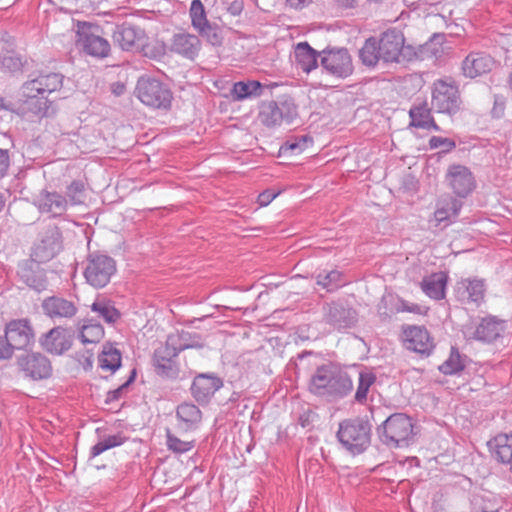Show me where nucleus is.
Segmentation results:
<instances>
[{
	"mask_svg": "<svg viewBox=\"0 0 512 512\" xmlns=\"http://www.w3.org/2000/svg\"><path fill=\"white\" fill-rule=\"evenodd\" d=\"M353 389V381L341 367L329 363L319 366L309 382V390L329 400L342 399Z\"/></svg>",
	"mask_w": 512,
	"mask_h": 512,
	"instance_id": "1",
	"label": "nucleus"
},
{
	"mask_svg": "<svg viewBox=\"0 0 512 512\" xmlns=\"http://www.w3.org/2000/svg\"><path fill=\"white\" fill-rule=\"evenodd\" d=\"M377 42L384 63L403 64L420 57V50L412 45H405V37L397 29L383 32Z\"/></svg>",
	"mask_w": 512,
	"mask_h": 512,
	"instance_id": "2",
	"label": "nucleus"
},
{
	"mask_svg": "<svg viewBox=\"0 0 512 512\" xmlns=\"http://www.w3.org/2000/svg\"><path fill=\"white\" fill-rule=\"evenodd\" d=\"M337 439L352 455L363 453L371 443V425L360 418L346 419L339 423Z\"/></svg>",
	"mask_w": 512,
	"mask_h": 512,
	"instance_id": "3",
	"label": "nucleus"
},
{
	"mask_svg": "<svg viewBox=\"0 0 512 512\" xmlns=\"http://www.w3.org/2000/svg\"><path fill=\"white\" fill-rule=\"evenodd\" d=\"M377 431L380 441L389 448L408 446L415 435L412 419L404 413L390 415Z\"/></svg>",
	"mask_w": 512,
	"mask_h": 512,
	"instance_id": "4",
	"label": "nucleus"
},
{
	"mask_svg": "<svg viewBox=\"0 0 512 512\" xmlns=\"http://www.w3.org/2000/svg\"><path fill=\"white\" fill-rule=\"evenodd\" d=\"M116 271V261L112 257L100 252H93L86 259L83 275L90 286L99 289L110 282Z\"/></svg>",
	"mask_w": 512,
	"mask_h": 512,
	"instance_id": "5",
	"label": "nucleus"
},
{
	"mask_svg": "<svg viewBox=\"0 0 512 512\" xmlns=\"http://www.w3.org/2000/svg\"><path fill=\"white\" fill-rule=\"evenodd\" d=\"M135 93L146 106L167 109L171 105V91L157 79L141 77L137 82Z\"/></svg>",
	"mask_w": 512,
	"mask_h": 512,
	"instance_id": "6",
	"label": "nucleus"
},
{
	"mask_svg": "<svg viewBox=\"0 0 512 512\" xmlns=\"http://www.w3.org/2000/svg\"><path fill=\"white\" fill-rule=\"evenodd\" d=\"M432 108L438 113L454 115L460 110L461 99L458 87L454 82L437 80L432 88Z\"/></svg>",
	"mask_w": 512,
	"mask_h": 512,
	"instance_id": "7",
	"label": "nucleus"
},
{
	"mask_svg": "<svg viewBox=\"0 0 512 512\" xmlns=\"http://www.w3.org/2000/svg\"><path fill=\"white\" fill-rule=\"evenodd\" d=\"M296 115V107L290 102L267 101L260 106L258 120L267 128H275L283 122L291 123Z\"/></svg>",
	"mask_w": 512,
	"mask_h": 512,
	"instance_id": "8",
	"label": "nucleus"
},
{
	"mask_svg": "<svg viewBox=\"0 0 512 512\" xmlns=\"http://www.w3.org/2000/svg\"><path fill=\"white\" fill-rule=\"evenodd\" d=\"M320 63L326 73L339 79L349 77L354 70L352 58L346 48L323 50Z\"/></svg>",
	"mask_w": 512,
	"mask_h": 512,
	"instance_id": "9",
	"label": "nucleus"
},
{
	"mask_svg": "<svg viewBox=\"0 0 512 512\" xmlns=\"http://www.w3.org/2000/svg\"><path fill=\"white\" fill-rule=\"evenodd\" d=\"M77 43L86 54L99 59L106 58L111 51L109 41L93 33L87 23H78Z\"/></svg>",
	"mask_w": 512,
	"mask_h": 512,
	"instance_id": "10",
	"label": "nucleus"
},
{
	"mask_svg": "<svg viewBox=\"0 0 512 512\" xmlns=\"http://www.w3.org/2000/svg\"><path fill=\"white\" fill-rule=\"evenodd\" d=\"M17 364L24 376L34 381L47 379L52 375L50 360L39 352L21 355L17 359Z\"/></svg>",
	"mask_w": 512,
	"mask_h": 512,
	"instance_id": "11",
	"label": "nucleus"
},
{
	"mask_svg": "<svg viewBox=\"0 0 512 512\" xmlns=\"http://www.w3.org/2000/svg\"><path fill=\"white\" fill-rule=\"evenodd\" d=\"M112 39L123 51L134 52L144 47L146 33L140 27L125 22L115 27Z\"/></svg>",
	"mask_w": 512,
	"mask_h": 512,
	"instance_id": "12",
	"label": "nucleus"
},
{
	"mask_svg": "<svg viewBox=\"0 0 512 512\" xmlns=\"http://www.w3.org/2000/svg\"><path fill=\"white\" fill-rule=\"evenodd\" d=\"M5 337L13 351L25 349L35 341L34 330L28 319H16L7 323Z\"/></svg>",
	"mask_w": 512,
	"mask_h": 512,
	"instance_id": "13",
	"label": "nucleus"
},
{
	"mask_svg": "<svg viewBox=\"0 0 512 512\" xmlns=\"http://www.w3.org/2000/svg\"><path fill=\"white\" fill-rule=\"evenodd\" d=\"M446 181L452 191L459 197L468 196L476 187V181L471 170L463 165L449 166Z\"/></svg>",
	"mask_w": 512,
	"mask_h": 512,
	"instance_id": "14",
	"label": "nucleus"
},
{
	"mask_svg": "<svg viewBox=\"0 0 512 512\" xmlns=\"http://www.w3.org/2000/svg\"><path fill=\"white\" fill-rule=\"evenodd\" d=\"M63 76L59 73L40 75L22 85L21 96L34 99L36 96H45L62 87Z\"/></svg>",
	"mask_w": 512,
	"mask_h": 512,
	"instance_id": "15",
	"label": "nucleus"
},
{
	"mask_svg": "<svg viewBox=\"0 0 512 512\" xmlns=\"http://www.w3.org/2000/svg\"><path fill=\"white\" fill-rule=\"evenodd\" d=\"M325 322L336 330L353 327L357 322V312L343 302H332L324 308Z\"/></svg>",
	"mask_w": 512,
	"mask_h": 512,
	"instance_id": "16",
	"label": "nucleus"
},
{
	"mask_svg": "<svg viewBox=\"0 0 512 512\" xmlns=\"http://www.w3.org/2000/svg\"><path fill=\"white\" fill-rule=\"evenodd\" d=\"M505 330V321L495 316L482 318L475 326L467 328L466 334L469 338L492 343L498 339Z\"/></svg>",
	"mask_w": 512,
	"mask_h": 512,
	"instance_id": "17",
	"label": "nucleus"
},
{
	"mask_svg": "<svg viewBox=\"0 0 512 512\" xmlns=\"http://www.w3.org/2000/svg\"><path fill=\"white\" fill-rule=\"evenodd\" d=\"M17 275L28 287L40 292L47 288L48 281L41 262L26 259L18 265Z\"/></svg>",
	"mask_w": 512,
	"mask_h": 512,
	"instance_id": "18",
	"label": "nucleus"
},
{
	"mask_svg": "<svg viewBox=\"0 0 512 512\" xmlns=\"http://www.w3.org/2000/svg\"><path fill=\"white\" fill-rule=\"evenodd\" d=\"M404 344L408 350L430 355L435 347L433 338L423 326H409L403 330Z\"/></svg>",
	"mask_w": 512,
	"mask_h": 512,
	"instance_id": "19",
	"label": "nucleus"
},
{
	"mask_svg": "<svg viewBox=\"0 0 512 512\" xmlns=\"http://www.w3.org/2000/svg\"><path fill=\"white\" fill-rule=\"evenodd\" d=\"M33 203L40 213L53 218L62 216L68 209L66 197L57 191L41 190Z\"/></svg>",
	"mask_w": 512,
	"mask_h": 512,
	"instance_id": "20",
	"label": "nucleus"
},
{
	"mask_svg": "<svg viewBox=\"0 0 512 512\" xmlns=\"http://www.w3.org/2000/svg\"><path fill=\"white\" fill-rule=\"evenodd\" d=\"M73 334L63 327H54L40 338L44 350L54 355H61L72 346Z\"/></svg>",
	"mask_w": 512,
	"mask_h": 512,
	"instance_id": "21",
	"label": "nucleus"
},
{
	"mask_svg": "<svg viewBox=\"0 0 512 512\" xmlns=\"http://www.w3.org/2000/svg\"><path fill=\"white\" fill-rule=\"evenodd\" d=\"M178 356L177 351L173 346L169 345V340H166L164 346L159 347L154 352V366L159 375L168 378H175L178 375V367L175 358Z\"/></svg>",
	"mask_w": 512,
	"mask_h": 512,
	"instance_id": "22",
	"label": "nucleus"
},
{
	"mask_svg": "<svg viewBox=\"0 0 512 512\" xmlns=\"http://www.w3.org/2000/svg\"><path fill=\"white\" fill-rule=\"evenodd\" d=\"M222 386V379L216 375L199 374L193 380L191 393L196 401L206 403Z\"/></svg>",
	"mask_w": 512,
	"mask_h": 512,
	"instance_id": "23",
	"label": "nucleus"
},
{
	"mask_svg": "<svg viewBox=\"0 0 512 512\" xmlns=\"http://www.w3.org/2000/svg\"><path fill=\"white\" fill-rule=\"evenodd\" d=\"M494 59L484 52H471L462 63L463 74L475 78L492 70Z\"/></svg>",
	"mask_w": 512,
	"mask_h": 512,
	"instance_id": "24",
	"label": "nucleus"
},
{
	"mask_svg": "<svg viewBox=\"0 0 512 512\" xmlns=\"http://www.w3.org/2000/svg\"><path fill=\"white\" fill-rule=\"evenodd\" d=\"M42 309L44 314L52 319L72 318L77 313L74 302L58 296L44 299Z\"/></svg>",
	"mask_w": 512,
	"mask_h": 512,
	"instance_id": "25",
	"label": "nucleus"
},
{
	"mask_svg": "<svg viewBox=\"0 0 512 512\" xmlns=\"http://www.w3.org/2000/svg\"><path fill=\"white\" fill-rule=\"evenodd\" d=\"M201 49L200 39L190 33L175 34L171 42V51L185 58L194 59Z\"/></svg>",
	"mask_w": 512,
	"mask_h": 512,
	"instance_id": "26",
	"label": "nucleus"
},
{
	"mask_svg": "<svg viewBox=\"0 0 512 512\" xmlns=\"http://www.w3.org/2000/svg\"><path fill=\"white\" fill-rule=\"evenodd\" d=\"M60 250L59 233L49 231L39 243H37L32 252V258L39 262H47L52 259Z\"/></svg>",
	"mask_w": 512,
	"mask_h": 512,
	"instance_id": "27",
	"label": "nucleus"
},
{
	"mask_svg": "<svg viewBox=\"0 0 512 512\" xmlns=\"http://www.w3.org/2000/svg\"><path fill=\"white\" fill-rule=\"evenodd\" d=\"M176 418L180 429L192 431L199 427L202 412L195 404L184 402L177 407Z\"/></svg>",
	"mask_w": 512,
	"mask_h": 512,
	"instance_id": "28",
	"label": "nucleus"
},
{
	"mask_svg": "<svg viewBox=\"0 0 512 512\" xmlns=\"http://www.w3.org/2000/svg\"><path fill=\"white\" fill-rule=\"evenodd\" d=\"M457 293L469 302L479 303L485 295V284L481 279H462L457 283Z\"/></svg>",
	"mask_w": 512,
	"mask_h": 512,
	"instance_id": "29",
	"label": "nucleus"
},
{
	"mask_svg": "<svg viewBox=\"0 0 512 512\" xmlns=\"http://www.w3.org/2000/svg\"><path fill=\"white\" fill-rule=\"evenodd\" d=\"M409 116L411 118V125L414 127L439 130L438 125L431 116V109L426 101L415 103L409 111Z\"/></svg>",
	"mask_w": 512,
	"mask_h": 512,
	"instance_id": "30",
	"label": "nucleus"
},
{
	"mask_svg": "<svg viewBox=\"0 0 512 512\" xmlns=\"http://www.w3.org/2000/svg\"><path fill=\"white\" fill-rule=\"evenodd\" d=\"M295 62L297 66L306 73L311 72L318 66V56H321L307 42H300L295 47Z\"/></svg>",
	"mask_w": 512,
	"mask_h": 512,
	"instance_id": "31",
	"label": "nucleus"
},
{
	"mask_svg": "<svg viewBox=\"0 0 512 512\" xmlns=\"http://www.w3.org/2000/svg\"><path fill=\"white\" fill-rule=\"evenodd\" d=\"M461 207L462 203L453 197L439 201L434 212V219L437 225L444 223L446 226L452 223L457 218Z\"/></svg>",
	"mask_w": 512,
	"mask_h": 512,
	"instance_id": "32",
	"label": "nucleus"
},
{
	"mask_svg": "<svg viewBox=\"0 0 512 512\" xmlns=\"http://www.w3.org/2000/svg\"><path fill=\"white\" fill-rule=\"evenodd\" d=\"M489 446L493 456L501 463L508 464L512 460V433L498 434Z\"/></svg>",
	"mask_w": 512,
	"mask_h": 512,
	"instance_id": "33",
	"label": "nucleus"
},
{
	"mask_svg": "<svg viewBox=\"0 0 512 512\" xmlns=\"http://www.w3.org/2000/svg\"><path fill=\"white\" fill-rule=\"evenodd\" d=\"M447 277L444 273H433L421 281L423 292L432 299L441 300L445 297Z\"/></svg>",
	"mask_w": 512,
	"mask_h": 512,
	"instance_id": "34",
	"label": "nucleus"
},
{
	"mask_svg": "<svg viewBox=\"0 0 512 512\" xmlns=\"http://www.w3.org/2000/svg\"><path fill=\"white\" fill-rule=\"evenodd\" d=\"M91 311L105 323L113 325L121 317L120 311L115 307L114 303L104 297L97 298L91 305Z\"/></svg>",
	"mask_w": 512,
	"mask_h": 512,
	"instance_id": "35",
	"label": "nucleus"
},
{
	"mask_svg": "<svg viewBox=\"0 0 512 512\" xmlns=\"http://www.w3.org/2000/svg\"><path fill=\"white\" fill-rule=\"evenodd\" d=\"M169 345L173 346L177 353L190 348H202L203 343L201 342L200 335L194 333L181 331L175 334H170L168 337Z\"/></svg>",
	"mask_w": 512,
	"mask_h": 512,
	"instance_id": "36",
	"label": "nucleus"
},
{
	"mask_svg": "<svg viewBox=\"0 0 512 512\" xmlns=\"http://www.w3.org/2000/svg\"><path fill=\"white\" fill-rule=\"evenodd\" d=\"M121 359L120 351L112 344L107 343L103 346L102 352L98 356L99 367L114 373L120 368Z\"/></svg>",
	"mask_w": 512,
	"mask_h": 512,
	"instance_id": "37",
	"label": "nucleus"
},
{
	"mask_svg": "<svg viewBox=\"0 0 512 512\" xmlns=\"http://www.w3.org/2000/svg\"><path fill=\"white\" fill-rule=\"evenodd\" d=\"M378 47L379 45L375 37L366 39L359 50V58L363 65L367 67H375L378 62L382 60L380 49H378Z\"/></svg>",
	"mask_w": 512,
	"mask_h": 512,
	"instance_id": "38",
	"label": "nucleus"
},
{
	"mask_svg": "<svg viewBox=\"0 0 512 512\" xmlns=\"http://www.w3.org/2000/svg\"><path fill=\"white\" fill-rule=\"evenodd\" d=\"M262 92V85L258 81L236 82L234 83L231 95L234 100L241 101L251 97L260 96Z\"/></svg>",
	"mask_w": 512,
	"mask_h": 512,
	"instance_id": "39",
	"label": "nucleus"
},
{
	"mask_svg": "<svg viewBox=\"0 0 512 512\" xmlns=\"http://www.w3.org/2000/svg\"><path fill=\"white\" fill-rule=\"evenodd\" d=\"M316 282L319 286L323 287L328 292L335 291L345 285V281L342 278V273L338 270L319 273L316 277Z\"/></svg>",
	"mask_w": 512,
	"mask_h": 512,
	"instance_id": "40",
	"label": "nucleus"
},
{
	"mask_svg": "<svg viewBox=\"0 0 512 512\" xmlns=\"http://www.w3.org/2000/svg\"><path fill=\"white\" fill-rule=\"evenodd\" d=\"M66 201L69 206H78L85 203L86 189L85 184L81 180L72 181L66 188Z\"/></svg>",
	"mask_w": 512,
	"mask_h": 512,
	"instance_id": "41",
	"label": "nucleus"
},
{
	"mask_svg": "<svg viewBox=\"0 0 512 512\" xmlns=\"http://www.w3.org/2000/svg\"><path fill=\"white\" fill-rule=\"evenodd\" d=\"M465 367L464 361L455 348H451L449 357L439 366V370L446 375H453L462 371Z\"/></svg>",
	"mask_w": 512,
	"mask_h": 512,
	"instance_id": "42",
	"label": "nucleus"
},
{
	"mask_svg": "<svg viewBox=\"0 0 512 512\" xmlns=\"http://www.w3.org/2000/svg\"><path fill=\"white\" fill-rule=\"evenodd\" d=\"M79 336L84 344L98 343L104 336V328L99 323L89 321L82 326Z\"/></svg>",
	"mask_w": 512,
	"mask_h": 512,
	"instance_id": "43",
	"label": "nucleus"
},
{
	"mask_svg": "<svg viewBox=\"0 0 512 512\" xmlns=\"http://www.w3.org/2000/svg\"><path fill=\"white\" fill-rule=\"evenodd\" d=\"M125 440L126 438L120 433L115 435H109L91 447L90 456L93 458L97 457L109 449L122 445L125 442Z\"/></svg>",
	"mask_w": 512,
	"mask_h": 512,
	"instance_id": "44",
	"label": "nucleus"
},
{
	"mask_svg": "<svg viewBox=\"0 0 512 512\" xmlns=\"http://www.w3.org/2000/svg\"><path fill=\"white\" fill-rule=\"evenodd\" d=\"M376 376L372 372L362 371L359 373L358 386L355 393V400L358 403H364L370 387L375 383Z\"/></svg>",
	"mask_w": 512,
	"mask_h": 512,
	"instance_id": "45",
	"label": "nucleus"
},
{
	"mask_svg": "<svg viewBox=\"0 0 512 512\" xmlns=\"http://www.w3.org/2000/svg\"><path fill=\"white\" fill-rule=\"evenodd\" d=\"M190 18L195 30L203 29L210 23L207 19L205 8L201 0H192L190 5Z\"/></svg>",
	"mask_w": 512,
	"mask_h": 512,
	"instance_id": "46",
	"label": "nucleus"
},
{
	"mask_svg": "<svg viewBox=\"0 0 512 512\" xmlns=\"http://www.w3.org/2000/svg\"><path fill=\"white\" fill-rule=\"evenodd\" d=\"M21 101L23 102L21 109L24 113L29 111L34 115H45L48 110L45 96H36L33 100L22 96Z\"/></svg>",
	"mask_w": 512,
	"mask_h": 512,
	"instance_id": "47",
	"label": "nucleus"
},
{
	"mask_svg": "<svg viewBox=\"0 0 512 512\" xmlns=\"http://www.w3.org/2000/svg\"><path fill=\"white\" fill-rule=\"evenodd\" d=\"M166 438V445L168 449L174 453L182 454L188 452L194 447L192 441H183L171 434L169 431L167 432Z\"/></svg>",
	"mask_w": 512,
	"mask_h": 512,
	"instance_id": "48",
	"label": "nucleus"
},
{
	"mask_svg": "<svg viewBox=\"0 0 512 512\" xmlns=\"http://www.w3.org/2000/svg\"><path fill=\"white\" fill-rule=\"evenodd\" d=\"M197 31L213 46H218L222 43L221 30L215 24L208 23L203 29H199Z\"/></svg>",
	"mask_w": 512,
	"mask_h": 512,
	"instance_id": "49",
	"label": "nucleus"
},
{
	"mask_svg": "<svg viewBox=\"0 0 512 512\" xmlns=\"http://www.w3.org/2000/svg\"><path fill=\"white\" fill-rule=\"evenodd\" d=\"M135 376L136 371L132 370L129 378L122 385L107 393L105 402L109 404L114 401H118L123 396V393L127 389V387L135 380Z\"/></svg>",
	"mask_w": 512,
	"mask_h": 512,
	"instance_id": "50",
	"label": "nucleus"
},
{
	"mask_svg": "<svg viewBox=\"0 0 512 512\" xmlns=\"http://www.w3.org/2000/svg\"><path fill=\"white\" fill-rule=\"evenodd\" d=\"M429 146L431 149H441V152L447 153L452 151L456 147V144L450 138L433 136L429 140Z\"/></svg>",
	"mask_w": 512,
	"mask_h": 512,
	"instance_id": "51",
	"label": "nucleus"
},
{
	"mask_svg": "<svg viewBox=\"0 0 512 512\" xmlns=\"http://www.w3.org/2000/svg\"><path fill=\"white\" fill-rule=\"evenodd\" d=\"M22 68V61L17 56H5L1 61V69L4 72H17Z\"/></svg>",
	"mask_w": 512,
	"mask_h": 512,
	"instance_id": "52",
	"label": "nucleus"
},
{
	"mask_svg": "<svg viewBox=\"0 0 512 512\" xmlns=\"http://www.w3.org/2000/svg\"><path fill=\"white\" fill-rule=\"evenodd\" d=\"M306 137L302 136L299 139L288 140L282 147L281 151L283 153L291 152L292 154L300 153L304 147L306 146Z\"/></svg>",
	"mask_w": 512,
	"mask_h": 512,
	"instance_id": "53",
	"label": "nucleus"
},
{
	"mask_svg": "<svg viewBox=\"0 0 512 512\" xmlns=\"http://www.w3.org/2000/svg\"><path fill=\"white\" fill-rule=\"evenodd\" d=\"M398 311L411 312V313H415V314H423L426 312L424 307H422L418 304H413V303H409V302H405V301L401 302V305L398 308Z\"/></svg>",
	"mask_w": 512,
	"mask_h": 512,
	"instance_id": "54",
	"label": "nucleus"
},
{
	"mask_svg": "<svg viewBox=\"0 0 512 512\" xmlns=\"http://www.w3.org/2000/svg\"><path fill=\"white\" fill-rule=\"evenodd\" d=\"M13 355V350L10 347L6 337L0 336V360L9 359Z\"/></svg>",
	"mask_w": 512,
	"mask_h": 512,
	"instance_id": "55",
	"label": "nucleus"
},
{
	"mask_svg": "<svg viewBox=\"0 0 512 512\" xmlns=\"http://www.w3.org/2000/svg\"><path fill=\"white\" fill-rule=\"evenodd\" d=\"M9 167L8 151L0 148V177L4 176Z\"/></svg>",
	"mask_w": 512,
	"mask_h": 512,
	"instance_id": "56",
	"label": "nucleus"
},
{
	"mask_svg": "<svg viewBox=\"0 0 512 512\" xmlns=\"http://www.w3.org/2000/svg\"><path fill=\"white\" fill-rule=\"evenodd\" d=\"M504 109H505L504 101L502 99H500L499 97H495L494 106L491 111L492 115L496 118H500L504 114Z\"/></svg>",
	"mask_w": 512,
	"mask_h": 512,
	"instance_id": "57",
	"label": "nucleus"
},
{
	"mask_svg": "<svg viewBox=\"0 0 512 512\" xmlns=\"http://www.w3.org/2000/svg\"><path fill=\"white\" fill-rule=\"evenodd\" d=\"M275 197L276 194L273 191L266 190L259 194L258 203L261 206H267Z\"/></svg>",
	"mask_w": 512,
	"mask_h": 512,
	"instance_id": "58",
	"label": "nucleus"
},
{
	"mask_svg": "<svg viewBox=\"0 0 512 512\" xmlns=\"http://www.w3.org/2000/svg\"><path fill=\"white\" fill-rule=\"evenodd\" d=\"M228 12L233 16H238L243 10V3L240 0H234L228 7Z\"/></svg>",
	"mask_w": 512,
	"mask_h": 512,
	"instance_id": "59",
	"label": "nucleus"
},
{
	"mask_svg": "<svg viewBox=\"0 0 512 512\" xmlns=\"http://www.w3.org/2000/svg\"><path fill=\"white\" fill-rule=\"evenodd\" d=\"M339 5L345 8H351L354 6L356 0H336Z\"/></svg>",
	"mask_w": 512,
	"mask_h": 512,
	"instance_id": "60",
	"label": "nucleus"
},
{
	"mask_svg": "<svg viewBox=\"0 0 512 512\" xmlns=\"http://www.w3.org/2000/svg\"><path fill=\"white\" fill-rule=\"evenodd\" d=\"M311 0H289L290 4L292 6H296V7H299V6H305L306 4H308Z\"/></svg>",
	"mask_w": 512,
	"mask_h": 512,
	"instance_id": "61",
	"label": "nucleus"
},
{
	"mask_svg": "<svg viewBox=\"0 0 512 512\" xmlns=\"http://www.w3.org/2000/svg\"><path fill=\"white\" fill-rule=\"evenodd\" d=\"M510 465V470L512 471V459L511 462L508 463Z\"/></svg>",
	"mask_w": 512,
	"mask_h": 512,
	"instance_id": "62",
	"label": "nucleus"
},
{
	"mask_svg": "<svg viewBox=\"0 0 512 512\" xmlns=\"http://www.w3.org/2000/svg\"><path fill=\"white\" fill-rule=\"evenodd\" d=\"M120 93H121L120 88H117L116 94H120Z\"/></svg>",
	"mask_w": 512,
	"mask_h": 512,
	"instance_id": "63",
	"label": "nucleus"
},
{
	"mask_svg": "<svg viewBox=\"0 0 512 512\" xmlns=\"http://www.w3.org/2000/svg\"><path fill=\"white\" fill-rule=\"evenodd\" d=\"M120 93H121L120 88H117L116 94H120Z\"/></svg>",
	"mask_w": 512,
	"mask_h": 512,
	"instance_id": "64",
	"label": "nucleus"
}]
</instances>
